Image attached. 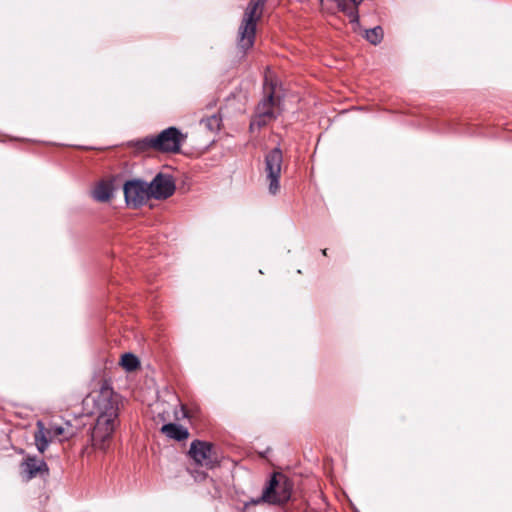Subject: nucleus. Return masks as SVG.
I'll return each mask as SVG.
<instances>
[{"instance_id":"obj_7","label":"nucleus","mask_w":512,"mask_h":512,"mask_svg":"<svg viewBox=\"0 0 512 512\" xmlns=\"http://www.w3.org/2000/svg\"><path fill=\"white\" fill-rule=\"evenodd\" d=\"M283 163V154L276 147L265 155V175L270 194L276 195L280 190V176Z\"/></svg>"},{"instance_id":"obj_9","label":"nucleus","mask_w":512,"mask_h":512,"mask_svg":"<svg viewBox=\"0 0 512 512\" xmlns=\"http://www.w3.org/2000/svg\"><path fill=\"white\" fill-rule=\"evenodd\" d=\"M149 194L151 198L164 200L169 198L175 192V183L171 176L162 173L157 174L148 184Z\"/></svg>"},{"instance_id":"obj_13","label":"nucleus","mask_w":512,"mask_h":512,"mask_svg":"<svg viewBox=\"0 0 512 512\" xmlns=\"http://www.w3.org/2000/svg\"><path fill=\"white\" fill-rule=\"evenodd\" d=\"M161 432L168 438L176 441H184L189 437L187 428L180 424L168 423L162 426Z\"/></svg>"},{"instance_id":"obj_8","label":"nucleus","mask_w":512,"mask_h":512,"mask_svg":"<svg viewBox=\"0 0 512 512\" xmlns=\"http://www.w3.org/2000/svg\"><path fill=\"white\" fill-rule=\"evenodd\" d=\"M123 190L125 202L130 208H139L151 198L147 183L140 179L127 181Z\"/></svg>"},{"instance_id":"obj_17","label":"nucleus","mask_w":512,"mask_h":512,"mask_svg":"<svg viewBox=\"0 0 512 512\" xmlns=\"http://www.w3.org/2000/svg\"><path fill=\"white\" fill-rule=\"evenodd\" d=\"M272 119L268 117H262V114L256 112L255 117L252 119L250 123V129L253 130L255 127L261 128L268 124Z\"/></svg>"},{"instance_id":"obj_5","label":"nucleus","mask_w":512,"mask_h":512,"mask_svg":"<svg viewBox=\"0 0 512 512\" xmlns=\"http://www.w3.org/2000/svg\"><path fill=\"white\" fill-rule=\"evenodd\" d=\"M36 427L34 440L38 451L41 453L47 449L53 438L68 440L74 435V429L70 423H66L65 426L53 423L46 428L42 421H38Z\"/></svg>"},{"instance_id":"obj_20","label":"nucleus","mask_w":512,"mask_h":512,"mask_svg":"<svg viewBox=\"0 0 512 512\" xmlns=\"http://www.w3.org/2000/svg\"><path fill=\"white\" fill-rule=\"evenodd\" d=\"M322 254L326 256L327 255V249H323L322 250Z\"/></svg>"},{"instance_id":"obj_12","label":"nucleus","mask_w":512,"mask_h":512,"mask_svg":"<svg viewBox=\"0 0 512 512\" xmlns=\"http://www.w3.org/2000/svg\"><path fill=\"white\" fill-rule=\"evenodd\" d=\"M264 93L265 96L262 101L258 104L256 112L262 114V117H268L275 119L274 106H275V84L265 77L264 81Z\"/></svg>"},{"instance_id":"obj_19","label":"nucleus","mask_w":512,"mask_h":512,"mask_svg":"<svg viewBox=\"0 0 512 512\" xmlns=\"http://www.w3.org/2000/svg\"><path fill=\"white\" fill-rule=\"evenodd\" d=\"M208 121H209V122H212V121H213V122H215L217 125L219 124V120H218V118H217L216 116L211 117Z\"/></svg>"},{"instance_id":"obj_2","label":"nucleus","mask_w":512,"mask_h":512,"mask_svg":"<svg viewBox=\"0 0 512 512\" xmlns=\"http://www.w3.org/2000/svg\"><path fill=\"white\" fill-rule=\"evenodd\" d=\"M187 135L178 128L171 126L157 135H151L139 140L131 141L129 145L138 152L154 150L161 153H179Z\"/></svg>"},{"instance_id":"obj_1","label":"nucleus","mask_w":512,"mask_h":512,"mask_svg":"<svg viewBox=\"0 0 512 512\" xmlns=\"http://www.w3.org/2000/svg\"><path fill=\"white\" fill-rule=\"evenodd\" d=\"M90 404L89 413L96 416L91 431V443L94 448L104 450L120 424L119 413L122 399L108 380H102L100 388L92 391L85 398L84 405L89 406Z\"/></svg>"},{"instance_id":"obj_3","label":"nucleus","mask_w":512,"mask_h":512,"mask_svg":"<svg viewBox=\"0 0 512 512\" xmlns=\"http://www.w3.org/2000/svg\"><path fill=\"white\" fill-rule=\"evenodd\" d=\"M293 483L282 473H273L264 487L260 497L251 499L249 504L259 505L266 503L269 505L282 506L291 498Z\"/></svg>"},{"instance_id":"obj_4","label":"nucleus","mask_w":512,"mask_h":512,"mask_svg":"<svg viewBox=\"0 0 512 512\" xmlns=\"http://www.w3.org/2000/svg\"><path fill=\"white\" fill-rule=\"evenodd\" d=\"M264 3L265 0H251L245 10L238 38V45L243 51L249 50L254 45L256 24L262 15Z\"/></svg>"},{"instance_id":"obj_10","label":"nucleus","mask_w":512,"mask_h":512,"mask_svg":"<svg viewBox=\"0 0 512 512\" xmlns=\"http://www.w3.org/2000/svg\"><path fill=\"white\" fill-rule=\"evenodd\" d=\"M21 476L26 481H29L36 476H44L48 474V466L43 459H38L36 456H26L20 465Z\"/></svg>"},{"instance_id":"obj_18","label":"nucleus","mask_w":512,"mask_h":512,"mask_svg":"<svg viewBox=\"0 0 512 512\" xmlns=\"http://www.w3.org/2000/svg\"><path fill=\"white\" fill-rule=\"evenodd\" d=\"M189 473L191 474L192 477H194L195 480H199V481H202L204 479H206L207 477V473L205 472H200V471H197V470H190L189 469Z\"/></svg>"},{"instance_id":"obj_6","label":"nucleus","mask_w":512,"mask_h":512,"mask_svg":"<svg viewBox=\"0 0 512 512\" xmlns=\"http://www.w3.org/2000/svg\"><path fill=\"white\" fill-rule=\"evenodd\" d=\"M193 461L206 469H214L219 465L218 455L213 443L202 440H193L188 451Z\"/></svg>"},{"instance_id":"obj_16","label":"nucleus","mask_w":512,"mask_h":512,"mask_svg":"<svg viewBox=\"0 0 512 512\" xmlns=\"http://www.w3.org/2000/svg\"><path fill=\"white\" fill-rule=\"evenodd\" d=\"M365 37L371 44L376 45L383 39V30L380 26L374 27L366 31Z\"/></svg>"},{"instance_id":"obj_15","label":"nucleus","mask_w":512,"mask_h":512,"mask_svg":"<svg viewBox=\"0 0 512 512\" xmlns=\"http://www.w3.org/2000/svg\"><path fill=\"white\" fill-rule=\"evenodd\" d=\"M121 365L127 371H133L139 366V360L132 353H126L121 358Z\"/></svg>"},{"instance_id":"obj_14","label":"nucleus","mask_w":512,"mask_h":512,"mask_svg":"<svg viewBox=\"0 0 512 512\" xmlns=\"http://www.w3.org/2000/svg\"><path fill=\"white\" fill-rule=\"evenodd\" d=\"M93 198L99 202H107L113 195V185L110 181H100L92 192Z\"/></svg>"},{"instance_id":"obj_11","label":"nucleus","mask_w":512,"mask_h":512,"mask_svg":"<svg viewBox=\"0 0 512 512\" xmlns=\"http://www.w3.org/2000/svg\"><path fill=\"white\" fill-rule=\"evenodd\" d=\"M322 7L327 10H333L337 8L338 10L344 12L349 18L351 22H358V5L363 0H319Z\"/></svg>"}]
</instances>
